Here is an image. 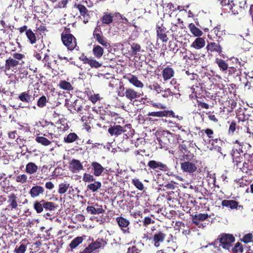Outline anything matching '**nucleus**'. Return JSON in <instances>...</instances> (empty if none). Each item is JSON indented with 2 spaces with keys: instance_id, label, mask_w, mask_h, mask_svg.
<instances>
[{
  "instance_id": "nucleus-9",
  "label": "nucleus",
  "mask_w": 253,
  "mask_h": 253,
  "mask_svg": "<svg viewBox=\"0 0 253 253\" xmlns=\"http://www.w3.org/2000/svg\"><path fill=\"white\" fill-rule=\"evenodd\" d=\"M71 107L80 116L86 114L85 112L87 110L86 109L87 106L85 105V102L81 98L76 99L71 104Z\"/></svg>"
},
{
  "instance_id": "nucleus-30",
  "label": "nucleus",
  "mask_w": 253,
  "mask_h": 253,
  "mask_svg": "<svg viewBox=\"0 0 253 253\" xmlns=\"http://www.w3.org/2000/svg\"><path fill=\"white\" fill-rule=\"evenodd\" d=\"M18 99L23 102L29 103L32 101V96L30 90H27L20 93L18 96Z\"/></svg>"
},
{
  "instance_id": "nucleus-8",
  "label": "nucleus",
  "mask_w": 253,
  "mask_h": 253,
  "mask_svg": "<svg viewBox=\"0 0 253 253\" xmlns=\"http://www.w3.org/2000/svg\"><path fill=\"white\" fill-rule=\"evenodd\" d=\"M114 17L121 19L122 18V15L118 12L112 13L104 12L103 13L100 20L103 24L109 25L113 22Z\"/></svg>"
},
{
  "instance_id": "nucleus-48",
  "label": "nucleus",
  "mask_w": 253,
  "mask_h": 253,
  "mask_svg": "<svg viewBox=\"0 0 253 253\" xmlns=\"http://www.w3.org/2000/svg\"><path fill=\"white\" fill-rule=\"evenodd\" d=\"M43 127L46 128V131L47 132L48 134L52 135L53 132L54 131L55 126L52 122L45 121V125Z\"/></svg>"
},
{
  "instance_id": "nucleus-41",
  "label": "nucleus",
  "mask_w": 253,
  "mask_h": 253,
  "mask_svg": "<svg viewBox=\"0 0 253 253\" xmlns=\"http://www.w3.org/2000/svg\"><path fill=\"white\" fill-rule=\"evenodd\" d=\"M35 140L37 143L41 144V145L44 146H47L49 145L50 144H51V143L52 142L50 140H48L47 138H46L43 136H39V135H37L36 137Z\"/></svg>"
},
{
  "instance_id": "nucleus-47",
  "label": "nucleus",
  "mask_w": 253,
  "mask_h": 253,
  "mask_svg": "<svg viewBox=\"0 0 253 253\" xmlns=\"http://www.w3.org/2000/svg\"><path fill=\"white\" fill-rule=\"evenodd\" d=\"M94 38L99 44L106 48L110 45V44L107 42V40L103 36V34L98 35L94 37Z\"/></svg>"
},
{
  "instance_id": "nucleus-32",
  "label": "nucleus",
  "mask_w": 253,
  "mask_h": 253,
  "mask_svg": "<svg viewBox=\"0 0 253 253\" xmlns=\"http://www.w3.org/2000/svg\"><path fill=\"white\" fill-rule=\"evenodd\" d=\"M205 45V41L204 39L200 37L196 38L192 43L191 46L197 49L203 48Z\"/></svg>"
},
{
  "instance_id": "nucleus-22",
  "label": "nucleus",
  "mask_w": 253,
  "mask_h": 253,
  "mask_svg": "<svg viewBox=\"0 0 253 253\" xmlns=\"http://www.w3.org/2000/svg\"><path fill=\"white\" fill-rule=\"evenodd\" d=\"M173 112L172 111L164 110L158 112H149L147 114L149 116L162 118L163 117H170L173 116Z\"/></svg>"
},
{
  "instance_id": "nucleus-31",
  "label": "nucleus",
  "mask_w": 253,
  "mask_h": 253,
  "mask_svg": "<svg viewBox=\"0 0 253 253\" xmlns=\"http://www.w3.org/2000/svg\"><path fill=\"white\" fill-rule=\"evenodd\" d=\"M38 167L33 162H29L26 166L25 172L29 174H33L37 172Z\"/></svg>"
},
{
  "instance_id": "nucleus-14",
  "label": "nucleus",
  "mask_w": 253,
  "mask_h": 253,
  "mask_svg": "<svg viewBox=\"0 0 253 253\" xmlns=\"http://www.w3.org/2000/svg\"><path fill=\"white\" fill-rule=\"evenodd\" d=\"M233 162L237 167H239L241 163L244 161L243 155H241L237 149H233L231 152Z\"/></svg>"
},
{
  "instance_id": "nucleus-35",
  "label": "nucleus",
  "mask_w": 253,
  "mask_h": 253,
  "mask_svg": "<svg viewBox=\"0 0 253 253\" xmlns=\"http://www.w3.org/2000/svg\"><path fill=\"white\" fill-rule=\"evenodd\" d=\"M102 184L99 181H94L93 183L89 184L87 186V189L92 192L97 191L101 187Z\"/></svg>"
},
{
  "instance_id": "nucleus-10",
  "label": "nucleus",
  "mask_w": 253,
  "mask_h": 253,
  "mask_svg": "<svg viewBox=\"0 0 253 253\" xmlns=\"http://www.w3.org/2000/svg\"><path fill=\"white\" fill-rule=\"evenodd\" d=\"M147 166L149 168V169L154 170L158 172L160 171H168L169 169L166 164L155 160L149 161L147 164Z\"/></svg>"
},
{
  "instance_id": "nucleus-50",
  "label": "nucleus",
  "mask_w": 253,
  "mask_h": 253,
  "mask_svg": "<svg viewBox=\"0 0 253 253\" xmlns=\"http://www.w3.org/2000/svg\"><path fill=\"white\" fill-rule=\"evenodd\" d=\"M148 88L151 90H153L157 93L159 94L163 91V88L161 85L156 82H154L152 84L148 86Z\"/></svg>"
},
{
  "instance_id": "nucleus-57",
  "label": "nucleus",
  "mask_w": 253,
  "mask_h": 253,
  "mask_svg": "<svg viewBox=\"0 0 253 253\" xmlns=\"http://www.w3.org/2000/svg\"><path fill=\"white\" fill-rule=\"evenodd\" d=\"M117 94L119 96L123 97L126 96V88L123 84L120 85L117 91Z\"/></svg>"
},
{
  "instance_id": "nucleus-64",
  "label": "nucleus",
  "mask_w": 253,
  "mask_h": 253,
  "mask_svg": "<svg viewBox=\"0 0 253 253\" xmlns=\"http://www.w3.org/2000/svg\"><path fill=\"white\" fill-rule=\"evenodd\" d=\"M27 249V247L24 244H21L19 247L16 246L14 249L15 253H25Z\"/></svg>"
},
{
  "instance_id": "nucleus-56",
  "label": "nucleus",
  "mask_w": 253,
  "mask_h": 253,
  "mask_svg": "<svg viewBox=\"0 0 253 253\" xmlns=\"http://www.w3.org/2000/svg\"><path fill=\"white\" fill-rule=\"evenodd\" d=\"M69 187V184L61 183L59 185L58 193L60 194H64Z\"/></svg>"
},
{
  "instance_id": "nucleus-18",
  "label": "nucleus",
  "mask_w": 253,
  "mask_h": 253,
  "mask_svg": "<svg viewBox=\"0 0 253 253\" xmlns=\"http://www.w3.org/2000/svg\"><path fill=\"white\" fill-rule=\"evenodd\" d=\"M240 131L244 133H248L250 136L253 135L249 128V122H238V127L237 132L239 133Z\"/></svg>"
},
{
  "instance_id": "nucleus-36",
  "label": "nucleus",
  "mask_w": 253,
  "mask_h": 253,
  "mask_svg": "<svg viewBox=\"0 0 253 253\" xmlns=\"http://www.w3.org/2000/svg\"><path fill=\"white\" fill-rule=\"evenodd\" d=\"M188 27L191 33L195 37H200L203 34V32L200 29L197 28L193 23H190Z\"/></svg>"
},
{
  "instance_id": "nucleus-43",
  "label": "nucleus",
  "mask_w": 253,
  "mask_h": 253,
  "mask_svg": "<svg viewBox=\"0 0 253 253\" xmlns=\"http://www.w3.org/2000/svg\"><path fill=\"white\" fill-rule=\"evenodd\" d=\"M26 35L31 44H33L36 42L37 37L31 29H29L26 31Z\"/></svg>"
},
{
  "instance_id": "nucleus-53",
  "label": "nucleus",
  "mask_w": 253,
  "mask_h": 253,
  "mask_svg": "<svg viewBox=\"0 0 253 253\" xmlns=\"http://www.w3.org/2000/svg\"><path fill=\"white\" fill-rule=\"evenodd\" d=\"M43 203L39 201H36L34 203V209L38 213H41L43 210Z\"/></svg>"
},
{
  "instance_id": "nucleus-27",
  "label": "nucleus",
  "mask_w": 253,
  "mask_h": 253,
  "mask_svg": "<svg viewBox=\"0 0 253 253\" xmlns=\"http://www.w3.org/2000/svg\"><path fill=\"white\" fill-rule=\"evenodd\" d=\"M209 217V215L207 213L196 214L192 216V221L195 225L198 227H200V221H204Z\"/></svg>"
},
{
  "instance_id": "nucleus-52",
  "label": "nucleus",
  "mask_w": 253,
  "mask_h": 253,
  "mask_svg": "<svg viewBox=\"0 0 253 253\" xmlns=\"http://www.w3.org/2000/svg\"><path fill=\"white\" fill-rule=\"evenodd\" d=\"M231 251L233 253H242L244 251V248L242 244L238 242L232 248Z\"/></svg>"
},
{
  "instance_id": "nucleus-61",
  "label": "nucleus",
  "mask_w": 253,
  "mask_h": 253,
  "mask_svg": "<svg viewBox=\"0 0 253 253\" xmlns=\"http://www.w3.org/2000/svg\"><path fill=\"white\" fill-rule=\"evenodd\" d=\"M16 181L18 183H24L27 181V176L25 174L18 175L16 177Z\"/></svg>"
},
{
  "instance_id": "nucleus-12",
  "label": "nucleus",
  "mask_w": 253,
  "mask_h": 253,
  "mask_svg": "<svg viewBox=\"0 0 253 253\" xmlns=\"http://www.w3.org/2000/svg\"><path fill=\"white\" fill-rule=\"evenodd\" d=\"M167 237V234L164 231H159L155 233L152 238L154 246L158 248L160 246L161 243H163Z\"/></svg>"
},
{
  "instance_id": "nucleus-26",
  "label": "nucleus",
  "mask_w": 253,
  "mask_h": 253,
  "mask_svg": "<svg viewBox=\"0 0 253 253\" xmlns=\"http://www.w3.org/2000/svg\"><path fill=\"white\" fill-rule=\"evenodd\" d=\"M221 205L223 207H229L231 209H236L238 207H239V208H243V206L239 205V203L237 201L233 200H224L221 202Z\"/></svg>"
},
{
  "instance_id": "nucleus-60",
  "label": "nucleus",
  "mask_w": 253,
  "mask_h": 253,
  "mask_svg": "<svg viewBox=\"0 0 253 253\" xmlns=\"http://www.w3.org/2000/svg\"><path fill=\"white\" fill-rule=\"evenodd\" d=\"M88 64L89 65L91 68H98L101 66V63H100L97 61L93 58L89 59Z\"/></svg>"
},
{
  "instance_id": "nucleus-33",
  "label": "nucleus",
  "mask_w": 253,
  "mask_h": 253,
  "mask_svg": "<svg viewBox=\"0 0 253 253\" xmlns=\"http://www.w3.org/2000/svg\"><path fill=\"white\" fill-rule=\"evenodd\" d=\"M86 210L88 213L91 214L103 213L105 212V211L103 209L102 206H100L98 208H95L93 206H88Z\"/></svg>"
},
{
  "instance_id": "nucleus-11",
  "label": "nucleus",
  "mask_w": 253,
  "mask_h": 253,
  "mask_svg": "<svg viewBox=\"0 0 253 253\" xmlns=\"http://www.w3.org/2000/svg\"><path fill=\"white\" fill-rule=\"evenodd\" d=\"M173 137L172 133L168 131H164L163 134L157 138L161 148H167L171 143L170 140Z\"/></svg>"
},
{
  "instance_id": "nucleus-54",
  "label": "nucleus",
  "mask_w": 253,
  "mask_h": 253,
  "mask_svg": "<svg viewBox=\"0 0 253 253\" xmlns=\"http://www.w3.org/2000/svg\"><path fill=\"white\" fill-rule=\"evenodd\" d=\"M88 99L94 104L102 98L101 97L99 93L88 95Z\"/></svg>"
},
{
  "instance_id": "nucleus-62",
  "label": "nucleus",
  "mask_w": 253,
  "mask_h": 253,
  "mask_svg": "<svg viewBox=\"0 0 253 253\" xmlns=\"http://www.w3.org/2000/svg\"><path fill=\"white\" fill-rule=\"evenodd\" d=\"M253 235L252 233H248L245 234L241 239V241L245 243L248 244L252 241Z\"/></svg>"
},
{
  "instance_id": "nucleus-51",
  "label": "nucleus",
  "mask_w": 253,
  "mask_h": 253,
  "mask_svg": "<svg viewBox=\"0 0 253 253\" xmlns=\"http://www.w3.org/2000/svg\"><path fill=\"white\" fill-rule=\"evenodd\" d=\"M229 7L228 9L229 10L232 14L234 15L238 14L239 13V10L240 8L237 4H235L233 0H231V4L228 5Z\"/></svg>"
},
{
  "instance_id": "nucleus-28",
  "label": "nucleus",
  "mask_w": 253,
  "mask_h": 253,
  "mask_svg": "<svg viewBox=\"0 0 253 253\" xmlns=\"http://www.w3.org/2000/svg\"><path fill=\"white\" fill-rule=\"evenodd\" d=\"M129 82L136 87L142 88L144 87L143 84L138 79V78L133 75H129L127 78Z\"/></svg>"
},
{
  "instance_id": "nucleus-40",
  "label": "nucleus",
  "mask_w": 253,
  "mask_h": 253,
  "mask_svg": "<svg viewBox=\"0 0 253 253\" xmlns=\"http://www.w3.org/2000/svg\"><path fill=\"white\" fill-rule=\"evenodd\" d=\"M84 241V237L78 236L74 238L69 244L70 249H73L77 248L80 244H82Z\"/></svg>"
},
{
  "instance_id": "nucleus-16",
  "label": "nucleus",
  "mask_w": 253,
  "mask_h": 253,
  "mask_svg": "<svg viewBox=\"0 0 253 253\" xmlns=\"http://www.w3.org/2000/svg\"><path fill=\"white\" fill-rule=\"evenodd\" d=\"M116 221L124 233L129 232L128 225L129 221L128 220L122 216H119L116 218Z\"/></svg>"
},
{
  "instance_id": "nucleus-34",
  "label": "nucleus",
  "mask_w": 253,
  "mask_h": 253,
  "mask_svg": "<svg viewBox=\"0 0 253 253\" xmlns=\"http://www.w3.org/2000/svg\"><path fill=\"white\" fill-rule=\"evenodd\" d=\"M92 52L95 57L100 58L104 53V49L99 45H94L92 49Z\"/></svg>"
},
{
  "instance_id": "nucleus-38",
  "label": "nucleus",
  "mask_w": 253,
  "mask_h": 253,
  "mask_svg": "<svg viewBox=\"0 0 253 253\" xmlns=\"http://www.w3.org/2000/svg\"><path fill=\"white\" fill-rule=\"evenodd\" d=\"M211 33H213L219 39L221 38L223 36L225 35V30L223 29L220 25H217L213 28L211 31Z\"/></svg>"
},
{
  "instance_id": "nucleus-58",
  "label": "nucleus",
  "mask_w": 253,
  "mask_h": 253,
  "mask_svg": "<svg viewBox=\"0 0 253 253\" xmlns=\"http://www.w3.org/2000/svg\"><path fill=\"white\" fill-rule=\"evenodd\" d=\"M132 183L136 188L140 190H143L144 189L143 183L139 180V179L135 178L132 179Z\"/></svg>"
},
{
  "instance_id": "nucleus-13",
  "label": "nucleus",
  "mask_w": 253,
  "mask_h": 253,
  "mask_svg": "<svg viewBox=\"0 0 253 253\" xmlns=\"http://www.w3.org/2000/svg\"><path fill=\"white\" fill-rule=\"evenodd\" d=\"M223 111L227 113H231L237 106V102L234 99L228 98L222 103Z\"/></svg>"
},
{
  "instance_id": "nucleus-20",
  "label": "nucleus",
  "mask_w": 253,
  "mask_h": 253,
  "mask_svg": "<svg viewBox=\"0 0 253 253\" xmlns=\"http://www.w3.org/2000/svg\"><path fill=\"white\" fill-rule=\"evenodd\" d=\"M107 244V242L102 238H98L95 241H93L89 246L91 247L92 251H95L99 249L104 248Z\"/></svg>"
},
{
  "instance_id": "nucleus-55",
  "label": "nucleus",
  "mask_w": 253,
  "mask_h": 253,
  "mask_svg": "<svg viewBox=\"0 0 253 253\" xmlns=\"http://www.w3.org/2000/svg\"><path fill=\"white\" fill-rule=\"evenodd\" d=\"M237 127L238 125H237L236 122L234 121H232L229 126L228 130V134L229 135H233L235 131L236 130H237Z\"/></svg>"
},
{
  "instance_id": "nucleus-17",
  "label": "nucleus",
  "mask_w": 253,
  "mask_h": 253,
  "mask_svg": "<svg viewBox=\"0 0 253 253\" xmlns=\"http://www.w3.org/2000/svg\"><path fill=\"white\" fill-rule=\"evenodd\" d=\"M206 48L208 51L216 52L220 55L222 52V46L219 44V42H208Z\"/></svg>"
},
{
  "instance_id": "nucleus-44",
  "label": "nucleus",
  "mask_w": 253,
  "mask_h": 253,
  "mask_svg": "<svg viewBox=\"0 0 253 253\" xmlns=\"http://www.w3.org/2000/svg\"><path fill=\"white\" fill-rule=\"evenodd\" d=\"M48 101V98L45 95H42L37 100V105L40 108H42L46 106Z\"/></svg>"
},
{
  "instance_id": "nucleus-21",
  "label": "nucleus",
  "mask_w": 253,
  "mask_h": 253,
  "mask_svg": "<svg viewBox=\"0 0 253 253\" xmlns=\"http://www.w3.org/2000/svg\"><path fill=\"white\" fill-rule=\"evenodd\" d=\"M8 207L11 210H16L18 207V198L14 193H11L8 196Z\"/></svg>"
},
{
  "instance_id": "nucleus-29",
  "label": "nucleus",
  "mask_w": 253,
  "mask_h": 253,
  "mask_svg": "<svg viewBox=\"0 0 253 253\" xmlns=\"http://www.w3.org/2000/svg\"><path fill=\"white\" fill-rule=\"evenodd\" d=\"M44 191L43 187L39 185L33 186L30 190L29 194L32 198L38 197L40 194H43Z\"/></svg>"
},
{
  "instance_id": "nucleus-63",
  "label": "nucleus",
  "mask_w": 253,
  "mask_h": 253,
  "mask_svg": "<svg viewBox=\"0 0 253 253\" xmlns=\"http://www.w3.org/2000/svg\"><path fill=\"white\" fill-rule=\"evenodd\" d=\"M209 143L213 147H218L219 144H221L222 143V140L219 138L213 137L211 139H209Z\"/></svg>"
},
{
  "instance_id": "nucleus-19",
  "label": "nucleus",
  "mask_w": 253,
  "mask_h": 253,
  "mask_svg": "<svg viewBox=\"0 0 253 253\" xmlns=\"http://www.w3.org/2000/svg\"><path fill=\"white\" fill-rule=\"evenodd\" d=\"M124 128L125 127L120 125H114L110 126L108 131L111 136H118L126 131Z\"/></svg>"
},
{
  "instance_id": "nucleus-49",
  "label": "nucleus",
  "mask_w": 253,
  "mask_h": 253,
  "mask_svg": "<svg viewBox=\"0 0 253 253\" xmlns=\"http://www.w3.org/2000/svg\"><path fill=\"white\" fill-rule=\"evenodd\" d=\"M130 45L131 54L132 55L136 56L138 52H140L141 51V47L139 43L133 42L130 44Z\"/></svg>"
},
{
  "instance_id": "nucleus-5",
  "label": "nucleus",
  "mask_w": 253,
  "mask_h": 253,
  "mask_svg": "<svg viewBox=\"0 0 253 253\" xmlns=\"http://www.w3.org/2000/svg\"><path fill=\"white\" fill-rule=\"evenodd\" d=\"M74 7L77 8L80 12V15L78 18L83 21V22L86 24L88 23L90 18V11L83 4L76 3Z\"/></svg>"
},
{
  "instance_id": "nucleus-39",
  "label": "nucleus",
  "mask_w": 253,
  "mask_h": 253,
  "mask_svg": "<svg viewBox=\"0 0 253 253\" xmlns=\"http://www.w3.org/2000/svg\"><path fill=\"white\" fill-rule=\"evenodd\" d=\"M236 118L238 119V122H249V117L245 114V111L241 109L240 110L237 111Z\"/></svg>"
},
{
  "instance_id": "nucleus-7",
  "label": "nucleus",
  "mask_w": 253,
  "mask_h": 253,
  "mask_svg": "<svg viewBox=\"0 0 253 253\" xmlns=\"http://www.w3.org/2000/svg\"><path fill=\"white\" fill-rule=\"evenodd\" d=\"M169 31L164 26L162 22H158L156 24V33L158 39H160L163 42L166 43L169 41L167 33Z\"/></svg>"
},
{
  "instance_id": "nucleus-3",
  "label": "nucleus",
  "mask_w": 253,
  "mask_h": 253,
  "mask_svg": "<svg viewBox=\"0 0 253 253\" xmlns=\"http://www.w3.org/2000/svg\"><path fill=\"white\" fill-rule=\"evenodd\" d=\"M11 55L12 56L9 57L5 60L4 65L5 71H13L17 69L18 66L21 65L24 63L22 60L25 57L24 54L15 52Z\"/></svg>"
},
{
  "instance_id": "nucleus-59",
  "label": "nucleus",
  "mask_w": 253,
  "mask_h": 253,
  "mask_svg": "<svg viewBox=\"0 0 253 253\" xmlns=\"http://www.w3.org/2000/svg\"><path fill=\"white\" fill-rule=\"evenodd\" d=\"M83 180L84 182H91L95 181V178L93 175L85 173L83 175Z\"/></svg>"
},
{
  "instance_id": "nucleus-1",
  "label": "nucleus",
  "mask_w": 253,
  "mask_h": 253,
  "mask_svg": "<svg viewBox=\"0 0 253 253\" xmlns=\"http://www.w3.org/2000/svg\"><path fill=\"white\" fill-rule=\"evenodd\" d=\"M235 241V237L232 234L223 233L218 236L216 240L211 243L208 244L205 248H208L212 246L214 249L219 250L221 246L224 249L229 250Z\"/></svg>"
},
{
  "instance_id": "nucleus-15",
  "label": "nucleus",
  "mask_w": 253,
  "mask_h": 253,
  "mask_svg": "<svg viewBox=\"0 0 253 253\" xmlns=\"http://www.w3.org/2000/svg\"><path fill=\"white\" fill-rule=\"evenodd\" d=\"M142 94L131 88H126V97L130 101H136L140 98Z\"/></svg>"
},
{
  "instance_id": "nucleus-37",
  "label": "nucleus",
  "mask_w": 253,
  "mask_h": 253,
  "mask_svg": "<svg viewBox=\"0 0 253 253\" xmlns=\"http://www.w3.org/2000/svg\"><path fill=\"white\" fill-rule=\"evenodd\" d=\"M215 63L218 65L220 70L223 72L226 71L228 68V65L226 61L222 59L216 58Z\"/></svg>"
},
{
  "instance_id": "nucleus-2",
  "label": "nucleus",
  "mask_w": 253,
  "mask_h": 253,
  "mask_svg": "<svg viewBox=\"0 0 253 253\" xmlns=\"http://www.w3.org/2000/svg\"><path fill=\"white\" fill-rule=\"evenodd\" d=\"M178 150L181 154L178 158L180 161L191 160L196 158V148L190 141H183L179 145Z\"/></svg>"
},
{
  "instance_id": "nucleus-6",
  "label": "nucleus",
  "mask_w": 253,
  "mask_h": 253,
  "mask_svg": "<svg viewBox=\"0 0 253 253\" xmlns=\"http://www.w3.org/2000/svg\"><path fill=\"white\" fill-rule=\"evenodd\" d=\"M181 169L183 172L193 173L197 169V163L198 161L196 158L191 160L180 161Z\"/></svg>"
},
{
  "instance_id": "nucleus-45",
  "label": "nucleus",
  "mask_w": 253,
  "mask_h": 253,
  "mask_svg": "<svg viewBox=\"0 0 253 253\" xmlns=\"http://www.w3.org/2000/svg\"><path fill=\"white\" fill-rule=\"evenodd\" d=\"M43 203V207L45 210L53 211L56 209L57 206L51 202H46L44 200H41Z\"/></svg>"
},
{
  "instance_id": "nucleus-42",
  "label": "nucleus",
  "mask_w": 253,
  "mask_h": 253,
  "mask_svg": "<svg viewBox=\"0 0 253 253\" xmlns=\"http://www.w3.org/2000/svg\"><path fill=\"white\" fill-rule=\"evenodd\" d=\"M79 138L77 134L74 132H70L64 138V141L67 143H71Z\"/></svg>"
},
{
  "instance_id": "nucleus-23",
  "label": "nucleus",
  "mask_w": 253,
  "mask_h": 253,
  "mask_svg": "<svg viewBox=\"0 0 253 253\" xmlns=\"http://www.w3.org/2000/svg\"><path fill=\"white\" fill-rule=\"evenodd\" d=\"M162 75L164 81H167L174 76V69L169 66H167L163 70Z\"/></svg>"
},
{
  "instance_id": "nucleus-25",
  "label": "nucleus",
  "mask_w": 253,
  "mask_h": 253,
  "mask_svg": "<svg viewBox=\"0 0 253 253\" xmlns=\"http://www.w3.org/2000/svg\"><path fill=\"white\" fill-rule=\"evenodd\" d=\"M91 167L93 170V175L95 176H100L105 169L100 164L96 162H93L91 163Z\"/></svg>"
},
{
  "instance_id": "nucleus-24",
  "label": "nucleus",
  "mask_w": 253,
  "mask_h": 253,
  "mask_svg": "<svg viewBox=\"0 0 253 253\" xmlns=\"http://www.w3.org/2000/svg\"><path fill=\"white\" fill-rule=\"evenodd\" d=\"M69 167L72 172L79 171L83 169L84 167L80 161L76 159H72L69 163Z\"/></svg>"
},
{
  "instance_id": "nucleus-46",
  "label": "nucleus",
  "mask_w": 253,
  "mask_h": 253,
  "mask_svg": "<svg viewBox=\"0 0 253 253\" xmlns=\"http://www.w3.org/2000/svg\"><path fill=\"white\" fill-rule=\"evenodd\" d=\"M58 86L60 88L64 90H72L73 89V87L71 84L65 80L60 81Z\"/></svg>"
},
{
  "instance_id": "nucleus-4",
  "label": "nucleus",
  "mask_w": 253,
  "mask_h": 253,
  "mask_svg": "<svg viewBox=\"0 0 253 253\" xmlns=\"http://www.w3.org/2000/svg\"><path fill=\"white\" fill-rule=\"evenodd\" d=\"M63 44L68 50L73 51L75 49L78 50L79 47L77 45V39L74 35L62 36L61 37Z\"/></svg>"
}]
</instances>
